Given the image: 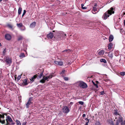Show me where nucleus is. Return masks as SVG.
<instances>
[{
    "label": "nucleus",
    "mask_w": 125,
    "mask_h": 125,
    "mask_svg": "<svg viewBox=\"0 0 125 125\" xmlns=\"http://www.w3.org/2000/svg\"><path fill=\"white\" fill-rule=\"evenodd\" d=\"M115 9V8L111 7L104 14L103 18L104 20L106 19L110 15L114 13Z\"/></svg>",
    "instance_id": "1"
},
{
    "label": "nucleus",
    "mask_w": 125,
    "mask_h": 125,
    "mask_svg": "<svg viewBox=\"0 0 125 125\" xmlns=\"http://www.w3.org/2000/svg\"><path fill=\"white\" fill-rule=\"evenodd\" d=\"M54 73H51L49 76L45 77L43 76V78L40 81V82L44 83L45 82V81L49 79H50L52 77L55 76Z\"/></svg>",
    "instance_id": "2"
},
{
    "label": "nucleus",
    "mask_w": 125,
    "mask_h": 125,
    "mask_svg": "<svg viewBox=\"0 0 125 125\" xmlns=\"http://www.w3.org/2000/svg\"><path fill=\"white\" fill-rule=\"evenodd\" d=\"M77 83L79 87L83 88L86 87V83L83 81L78 82Z\"/></svg>",
    "instance_id": "3"
},
{
    "label": "nucleus",
    "mask_w": 125,
    "mask_h": 125,
    "mask_svg": "<svg viewBox=\"0 0 125 125\" xmlns=\"http://www.w3.org/2000/svg\"><path fill=\"white\" fill-rule=\"evenodd\" d=\"M4 60L5 62L7 63L9 66L10 65V64L12 62L11 59L9 58L8 56L4 57Z\"/></svg>",
    "instance_id": "4"
},
{
    "label": "nucleus",
    "mask_w": 125,
    "mask_h": 125,
    "mask_svg": "<svg viewBox=\"0 0 125 125\" xmlns=\"http://www.w3.org/2000/svg\"><path fill=\"white\" fill-rule=\"evenodd\" d=\"M70 111L68 107L66 106H63L62 108V111L65 114L68 113Z\"/></svg>",
    "instance_id": "5"
},
{
    "label": "nucleus",
    "mask_w": 125,
    "mask_h": 125,
    "mask_svg": "<svg viewBox=\"0 0 125 125\" xmlns=\"http://www.w3.org/2000/svg\"><path fill=\"white\" fill-rule=\"evenodd\" d=\"M57 34L60 35L61 37H64L65 36H66V34L64 33L62 31H58L57 33Z\"/></svg>",
    "instance_id": "6"
},
{
    "label": "nucleus",
    "mask_w": 125,
    "mask_h": 125,
    "mask_svg": "<svg viewBox=\"0 0 125 125\" xmlns=\"http://www.w3.org/2000/svg\"><path fill=\"white\" fill-rule=\"evenodd\" d=\"M5 38L7 40L10 41L11 39V36L10 34H7L5 35Z\"/></svg>",
    "instance_id": "7"
},
{
    "label": "nucleus",
    "mask_w": 125,
    "mask_h": 125,
    "mask_svg": "<svg viewBox=\"0 0 125 125\" xmlns=\"http://www.w3.org/2000/svg\"><path fill=\"white\" fill-rule=\"evenodd\" d=\"M54 63L55 64L60 66H62L63 64V62L60 61H54Z\"/></svg>",
    "instance_id": "8"
},
{
    "label": "nucleus",
    "mask_w": 125,
    "mask_h": 125,
    "mask_svg": "<svg viewBox=\"0 0 125 125\" xmlns=\"http://www.w3.org/2000/svg\"><path fill=\"white\" fill-rule=\"evenodd\" d=\"M53 37V34L52 33L50 32L47 35V37L49 39H52Z\"/></svg>",
    "instance_id": "9"
},
{
    "label": "nucleus",
    "mask_w": 125,
    "mask_h": 125,
    "mask_svg": "<svg viewBox=\"0 0 125 125\" xmlns=\"http://www.w3.org/2000/svg\"><path fill=\"white\" fill-rule=\"evenodd\" d=\"M108 122L110 125H115V124L113 122V119H111L108 120Z\"/></svg>",
    "instance_id": "10"
},
{
    "label": "nucleus",
    "mask_w": 125,
    "mask_h": 125,
    "mask_svg": "<svg viewBox=\"0 0 125 125\" xmlns=\"http://www.w3.org/2000/svg\"><path fill=\"white\" fill-rule=\"evenodd\" d=\"M118 118H119L117 120V121L119 123H121L122 122H123V119L122 117L120 116L118 117Z\"/></svg>",
    "instance_id": "11"
},
{
    "label": "nucleus",
    "mask_w": 125,
    "mask_h": 125,
    "mask_svg": "<svg viewBox=\"0 0 125 125\" xmlns=\"http://www.w3.org/2000/svg\"><path fill=\"white\" fill-rule=\"evenodd\" d=\"M36 24V22L35 21L33 22L30 24V27L32 28H34L35 27Z\"/></svg>",
    "instance_id": "12"
},
{
    "label": "nucleus",
    "mask_w": 125,
    "mask_h": 125,
    "mask_svg": "<svg viewBox=\"0 0 125 125\" xmlns=\"http://www.w3.org/2000/svg\"><path fill=\"white\" fill-rule=\"evenodd\" d=\"M114 39V37L112 35H110L109 37V42H112Z\"/></svg>",
    "instance_id": "13"
},
{
    "label": "nucleus",
    "mask_w": 125,
    "mask_h": 125,
    "mask_svg": "<svg viewBox=\"0 0 125 125\" xmlns=\"http://www.w3.org/2000/svg\"><path fill=\"white\" fill-rule=\"evenodd\" d=\"M37 77V75H34L33 77L31 78L30 79V80L31 81L33 82L34 81V79L36 78Z\"/></svg>",
    "instance_id": "14"
},
{
    "label": "nucleus",
    "mask_w": 125,
    "mask_h": 125,
    "mask_svg": "<svg viewBox=\"0 0 125 125\" xmlns=\"http://www.w3.org/2000/svg\"><path fill=\"white\" fill-rule=\"evenodd\" d=\"M10 122H12V120L11 117L9 116H8L7 117V118L6 119Z\"/></svg>",
    "instance_id": "15"
},
{
    "label": "nucleus",
    "mask_w": 125,
    "mask_h": 125,
    "mask_svg": "<svg viewBox=\"0 0 125 125\" xmlns=\"http://www.w3.org/2000/svg\"><path fill=\"white\" fill-rule=\"evenodd\" d=\"M104 51L103 50H102L99 51L98 53V54L100 55H103L104 54Z\"/></svg>",
    "instance_id": "16"
},
{
    "label": "nucleus",
    "mask_w": 125,
    "mask_h": 125,
    "mask_svg": "<svg viewBox=\"0 0 125 125\" xmlns=\"http://www.w3.org/2000/svg\"><path fill=\"white\" fill-rule=\"evenodd\" d=\"M23 84L24 85H26L28 84L27 81L26 79H25L23 81Z\"/></svg>",
    "instance_id": "17"
},
{
    "label": "nucleus",
    "mask_w": 125,
    "mask_h": 125,
    "mask_svg": "<svg viewBox=\"0 0 125 125\" xmlns=\"http://www.w3.org/2000/svg\"><path fill=\"white\" fill-rule=\"evenodd\" d=\"M22 9L21 8L19 7L18 10V14L19 15L21 14L22 11Z\"/></svg>",
    "instance_id": "18"
},
{
    "label": "nucleus",
    "mask_w": 125,
    "mask_h": 125,
    "mask_svg": "<svg viewBox=\"0 0 125 125\" xmlns=\"http://www.w3.org/2000/svg\"><path fill=\"white\" fill-rule=\"evenodd\" d=\"M114 114L116 116H117L118 115L119 116H120V115L117 112V111L116 110H115L114 111Z\"/></svg>",
    "instance_id": "19"
},
{
    "label": "nucleus",
    "mask_w": 125,
    "mask_h": 125,
    "mask_svg": "<svg viewBox=\"0 0 125 125\" xmlns=\"http://www.w3.org/2000/svg\"><path fill=\"white\" fill-rule=\"evenodd\" d=\"M25 57V55L24 53H21L19 55V57H20L21 58L24 57Z\"/></svg>",
    "instance_id": "20"
},
{
    "label": "nucleus",
    "mask_w": 125,
    "mask_h": 125,
    "mask_svg": "<svg viewBox=\"0 0 125 125\" xmlns=\"http://www.w3.org/2000/svg\"><path fill=\"white\" fill-rule=\"evenodd\" d=\"M113 45V44L112 43H110L108 45V49L110 50L112 48V46Z\"/></svg>",
    "instance_id": "21"
},
{
    "label": "nucleus",
    "mask_w": 125,
    "mask_h": 125,
    "mask_svg": "<svg viewBox=\"0 0 125 125\" xmlns=\"http://www.w3.org/2000/svg\"><path fill=\"white\" fill-rule=\"evenodd\" d=\"M100 61L101 62H103L104 63L106 62V60L103 59H101L100 60Z\"/></svg>",
    "instance_id": "22"
},
{
    "label": "nucleus",
    "mask_w": 125,
    "mask_h": 125,
    "mask_svg": "<svg viewBox=\"0 0 125 125\" xmlns=\"http://www.w3.org/2000/svg\"><path fill=\"white\" fill-rule=\"evenodd\" d=\"M43 72H41L40 73V74H39L38 76V77L40 79L42 76H44L43 74Z\"/></svg>",
    "instance_id": "23"
},
{
    "label": "nucleus",
    "mask_w": 125,
    "mask_h": 125,
    "mask_svg": "<svg viewBox=\"0 0 125 125\" xmlns=\"http://www.w3.org/2000/svg\"><path fill=\"white\" fill-rule=\"evenodd\" d=\"M17 26L20 28H21L23 25L21 23L17 24Z\"/></svg>",
    "instance_id": "24"
},
{
    "label": "nucleus",
    "mask_w": 125,
    "mask_h": 125,
    "mask_svg": "<svg viewBox=\"0 0 125 125\" xmlns=\"http://www.w3.org/2000/svg\"><path fill=\"white\" fill-rule=\"evenodd\" d=\"M23 38V37L22 36H19L18 37V40L19 41L20 40H22Z\"/></svg>",
    "instance_id": "25"
},
{
    "label": "nucleus",
    "mask_w": 125,
    "mask_h": 125,
    "mask_svg": "<svg viewBox=\"0 0 125 125\" xmlns=\"http://www.w3.org/2000/svg\"><path fill=\"white\" fill-rule=\"evenodd\" d=\"M25 27L23 25L20 28V29L21 31H24L25 30Z\"/></svg>",
    "instance_id": "26"
},
{
    "label": "nucleus",
    "mask_w": 125,
    "mask_h": 125,
    "mask_svg": "<svg viewBox=\"0 0 125 125\" xmlns=\"http://www.w3.org/2000/svg\"><path fill=\"white\" fill-rule=\"evenodd\" d=\"M7 26L9 28L13 30V29L12 28V25L10 24H8L7 25Z\"/></svg>",
    "instance_id": "27"
},
{
    "label": "nucleus",
    "mask_w": 125,
    "mask_h": 125,
    "mask_svg": "<svg viewBox=\"0 0 125 125\" xmlns=\"http://www.w3.org/2000/svg\"><path fill=\"white\" fill-rule=\"evenodd\" d=\"M31 104V103H30L27 102V104H26V107L27 108H28L29 107V105Z\"/></svg>",
    "instance_id": "28"
},
{
    "label": "nucleus",
    "mask_w": 125,
    "mask_h": 125,
    "mask_svg": "<svg viewBox=\"0 0 125 125\" xmlns=\"http://www.w3.org/2000/svg\"><path fill=\"white\" fill-rule=\"evenodd\" d=\"M108 56L111 58H112L113 57V54L112 53H109L108 54Z\"/></svg>",
    "instance_id": "29"
},
{
    "label": "nucleus",
    "mask_w": 125,
    "mask_h": 125,
    "mask_svg": "<svg viewBox=\"0 0 125 125\" xmlns=\"http://www.w3.org/2000/svg\"><path fill=\"white\" fill-rule=\"evenodd\" d=\"M93 10H94V11H96V12H97V13L98 12V11H97V9L95 7H93Z\"/></svg>",
    "instance_id": "30"
},
{
    "label": "nucleus",
    "mask_w": 125,
    "mask_h": 125,
    "mask_svg": "<svg viewBox=\"0 0 125 125\" xmlns=\"http://www.w3.org/2000/svg\"><path fill=\"white\" fill-rule=\"evenodd\" d=\"M6 51V49L5 48L4 49L3 51L2 52V54H3V55H5Z\"/></svg>",
    "instance_id": "31"
},
{
    "label": "nucleus",
    "mask_w": 125,
    "mask_h": 125,
    "mask_svg": "<svg viewBox=\"0 0 125 125\" xmlns=\"http://www.w3.org/2000/svg\"><path fill=\"white\" fill-rule=\"evenodd\" d=\"M32 97H30L28 101V102L30 103H31V101L32 100Z\"/></svg>",
    "instance_id": "32"
},
{
    "label": "nucleus",
    "mask_w": 125,
    "mask_h": 125,
    "mask_svg": "<svg viewBox=\"0 0 125 125\" xmlns=\"http://www.w3.org/2000/svg\"><path fill=\"white\" fill-rule=\"evenodd\" d=\"M120 74L122 76H124L125 74V72H122L120 73Z\"/></svg>",
    "instance_id": "33"
},
{
    "label": "nucleus",
    "mask_w": 125,
    "mask_h": 125,
    "mask_svg": "<svg viewBox=\"0 0 125 125\" xmlns=\"http://www.w3.org/2000/svg\"><path fill=\"white\" fill-rule=\"evenodd\" d=\"M16 122L17 125H21V123L18 120H16Z\"/></svg>",
    "instance_id": "34"
},
{
    "label": "nucleus",
    "mask_w": 125,
    "mask_h": 125,
    "mask_svg": "<svg viewBox=\"0 0 125 125\" xmlns=\"http://www.w3.org/2000/svg\"><path fill=\"white\" fill-rule=\"evenodd\" d=\"M84 6V5L83 4H81V7L82 9H86V7H83Z\"/></svg>",
    "instance_id": "35"
},
{
    "label": "nucleus",
    "mask_w": 125,
    "mask_h": 125,
    "mask_svg": "<svg viewBox=\"0 0 125 125\" xmlns=\"http://www.w3.org/2000/svg\"><path fill=\"white\" fill-rule=\"evenodd\" d=\"M21 78V75H19L18 77H17V81H19V80H20V78Z\"/></svg>",
    "instance_id": "36"
},
{
    "label": "nucleus",
    "mask_w": 125,
    "mask_h": 125,
    "mask_svg": "<svg viewBox=\"0 0 125 125\" xmlns=\"http://www.w3.org/2000/svg\"><path fill=\"white\" fill-rule=\"evenodd\" d=\"M93 82L94 85L97 88H98V86L97 85V84L95 83L93 81Z\"/></svg>",
    "instance_id": "37"
},
{
    "label": "nucleus",
    "mask_w": 125,
    "mask_h": 125,
    "mask_svg": "<svg viewBox=\"0 0 125 125\" xmlns=\"http://www.w3.org/2000/svg\"><path fill=\"white\" fill-rule=\"evenodd\" d=\"M64 79L65 81H68L69 80V78L68 77H64Z\"/></svg>",
    "instance_id": "38"
},
{
    "label": "nucleus",
    "mask_w": 125,
    "mask_h": 125,
    "mask_svg": "<svg viewBox=\"0 0 125 125\" xmlns=\"http://www.w3.org/2000/svg\"><path fill=\"white\" fill-rule=\"evenodd\" d=\"M78 103L81 105H83L84 103L82 101H79Z\"/></svg>",
    "instance_id": "39"
},
{
    "label": "nucleus",
    "mask_w": 125,
    "mask_h": 125,
    "mask_svg": "<svg viewBox=\"0 0 125 125\" xmlns=\"http://www.w3.org/2000/svg\"><path fill=\"white\" fill-rule=\"evenodd\" d=\"M26 12V11L25 10H24L23 12V14L22 15V17L25 14Z\"/></svg>",
    "instance_id": "40"
},
{
    "label": "nucleus",
    "mask_w": 125,
    "mask_h": 125,
    "mask_svg": "<svg viewBox=\"0 0 125 125\" xmlns=\"http://www.w3.org/2000/svg\"><path fill=\"white\" fill-rule=\"evenodd\" d=\"M56 3L57 4H60V1L57 0L56 1Z\"/></svg>",
    "instance_id": "41"
},
{
    "label": "nucleus",
    "mask_w": 125,
    "mask_h": 125,
    "mask_svg": "<svg viewBox=\"0 0 125 125\" xmlns=\"http://www.w3.org/2000/svg\"><path fill=\"white\" fill-rule=\"evenodd\" d=\"M95 125H101L100 123L99 122H96L95 123Z\"/></svg>",
    "instance_id": "42"
},
{
    "label": "nucleus",
    "mask_w": 125,
    "mask_h": 125,
    "mask_svg": "<svg viewBox=\"0 0 125 125\" xmlns=\"http://www.w3.org/2000/svg\"><path fill=\"white\" fill-rule=\"evenodd\" d=\"M100 94L101 95H104V91H102L100 92Z\"/></svg>",
    "instance_id": "43"
},
{
    "label": "nucleus",
    "mask_w": 125,
    "mask_h": 125,
    "mask_svg": "<svg viewBox=\"0 0 125 125\" xmlns=\"http://www.w3.org/2000/svg\"><path fill=\"white\" fill-rule=\"evenodd\" d=\"M54 38H56L57 39H56L57 40H59L60 39H61V37H59V38L58 37H56V36H55L54 37Z\"/></svg>",
    "instance_id": "44"
},
{
    "label": "nucleus",
    "mask_w": 125,
    "mask_h": 125,
    "mask_svg": "<svg viewBox=\"0 0 125 125\" xmlns=\"http://www.w3.org/2000/svg\"><path fill=\"white\" fill-rule=\"evenodd\" d=\"M121 125H125V120H124V122H122Z\"/></svg>",
    "instance_id": "45"
},
{
    "label": "nucleus",
    "mask_w": 125,
    "mask_h": 125,
    "mask_svg": "<svg viewBox=\"0 0 125 125\" xmlns=\"http://www.w3.org/2000/svg\"><path fill=\"white\" fill-rule=\"evenodd\" d=\"M5 123V120H4L2 121V122H1L2 124H4Z\"/></svg>",
    "instance_id": "46"
},
{
    "label": "nucleus",
    "mask_w": 125,
    "mask_h": 125,
    "mask_svg": "<svg viewBox=\"0 0 125 125\" xmlns=\"http://www.w3.org/2000/svg\"><path fill=\"white\" fill-rule=\"evenodd\" d=\"M65 72V70H62V72L61 73V74H64V73Z\"/></svg>",
    "instance_id": "47"
},
{
    "label": "nucleus",
    "mask_w": 125,
    "mask_h": 125,
    "mask_svg": "<svg viewBox=\"0 0 125 125\" xmlns=\"http://www.w3.org/2000/svg\"><path fill=\"white\" fill-rule=\"evenodd\" d=\"M92 12L94 14H95L97 13V12H96V11H94V10H93L92 11Z\"/></svg>",
    "instance_id": "48"
},
{
    "label": "nucleus",
    "mask_w": 125,
    "mask_h": 125,
    "mask_svg": "<svg viewBox=\"0 0 125 125\" xmlns=\"http://www.w3.org/2000/svg\"><path fill=\"white\" fill-rule=\"evenodd\" d=\"M119 123H120L119 122H118L117 121L116 122L115 125H119Z\"/></svg>",
    "instance_id": "49"
},
{
    "label": "nucleus",
    "mask_w": 125,
    "mask_h": 125,
    "mask_svg": "<svg viewBox=\"0 0 125 125\" xmlns=\"http://www.w3.org/2000/svg\"><path fill=\"white\" fill-rule=\"evenodd\" d=\"M64 50L63 51H62V52H67L68 51V50Z\"/></svg>",
    "instance_id": "50"
},
{
    "label": "nucleus",
    "mask_w": 125,
    "mask_h": 125,
    "mask_svg": "<svg viewBox=\"0 0 125 125\" xmlns=\"http://www.w3.org/2000/svg\"><path fill=\"white\" fill-rule=\"evenodd\" d=\"M26 124V122L23 123H22V125H25Z\"/></svg>",
    "instance_id": "51"
},
{
    "label": "nucleus",
    "mask_w": 125,
    "mask_h": 125,
    "mask_svg": "<svg viewBox=\"0 0 125 125\" xmlns=\"http://www.w3.org/2000/svg\"><path fill=\"white\" fill-rule=\"evenodd\" d=\"M6 122H7L6 125H9V123H10L8 122V121L7 120V119H6Z\"/></svg>",
    "instance_id": "52"
},
{
    "label": "nucleus",
    "mask_w": 125,
    "mask_h": 125,
    "mask_svg": "<svg viewBox=\"0 0 125 125\" xmlns=\"http://www.w3.org/2000/svg\"><path fill=\"white\" fill-rule=\"evenodd\" d=\"M85 116V114H83L82 116L83 117H84Z\"/></svg>",
    "instance_id": "53"
},
{
    "label": "nucleus",
    "mask_w": 125,
    "mask_h": 125,
    "mask_svg": "<svg viewBox=\"0 0 125 125\" xmlns=\"http://www.w3.org/2000/svg\"><path fill=\"white\" fill-rule=\"evenodd\" d=\"M4 118V115H2V118Z\"/></svg>",
    "instance_id": "54"
},
{
    "label": "nucleus",
    "mask_w": 125,
    "mask_h": 125,
    "mask_svg": "<svg viewBox=\"0 0 125 125\" xmlns=\"http://www.w3.org/2000/svg\"><path fill=\"white\" fill-rule=\"evenodd\" d=\"M12 125H14L15 124V123L14 122H12Z\"/></svg>",
    "instance_id": "55"
},
{
    "label": "nucleus",
    "mask_w": 125,
    "mask_h": 125,
    "mask_svg": "<svg viewBox=\"0 0 125 125\" xmlns=\"http://www.w3.org/2000/svg\"><path fill=\"white\" fill-rule=\"evenodd\" d=\"M86 120H88V122H86V125H88V122H89V121H88V120H87V118H86Z\"/></svg>",
    "instance_id": "56"
},
{
    "label": "nucleus",
    "mask_w": 125,
    "mask_h": 125,
    "mask_svg": "<svg viewBox=\"0 0 125 125\" xmlns=\"http://www.w3.org/2000/svg\"><path fill=\"white\" fill-rule=\"evenodd\" d=\"M97 5V4L95 3V4H94V6H96Z\"/></svg>",
    "instance_id": "57"
},
{
    "label": "nucleus",
    "mask_w": 125,
    "mask_h": 125,
    "mask_svg": "<svg viewBox=\"0 0 125 125\" xmlns=\"http://www.w3.org/2000/svg\"><path fill=\"white\" fill-rule=\"evenodd\" d=\"M9 125H12V123H9Z\"/></svg>",
    "instance_id": "58"
},
{
    "label": "nucleus",
    "mask_w": 125,
    "mask_h": 125,
    "mask_svg": "<svg viewBox=\"0 0 125 125\" xmlns=\"http://www.w3.org/2000/svg\"><path fill=\"white\" fill-rule=\"evenodd\" d=\"M124 25L125 26V20L124 21Z\"/></svg>",
    "instance_id": "59"
},
{
    "label": "nucleus",
    "mask_w": 125,
    "mask_h": 125,
    "mask_svg": "<svg viewBox=\"0 0 125 125\" xmlns=\"http://www.w3.org/2000/svg\"><path fill=\"white\" fill-rule=\"evenodd\" d=\"M70 104H73V103L72 102H71Z\"/></svg>",
    "instance_id": "60"
},
{
    "label": "nucleus",
    "mask_w": 125,
    "mask_h": 125,
    "mask_svg": "<svg viewBox=\"0 0 125 125\" xmlns=\"http://www.w3.org/2000/svg\"><path fill=\"white\" fill-rule=\"evenodd\" d=\"M125 15V12H124L123 13V15Z\"/></svg>",
    "instance_id": "61"
},
{
    "label": "nucleus",
    "mask_w": 125,
    "mask_h": 125,
    "mask_svg": "<svg viewBox=\"0 0 125 125\" xmlns=\"http://www.w3.org/2000/svg\"><path fill=\"white\" fill-rule=\"evenodd\" d=\"M123 29H121V30L120 31H121H121H123Z\"/></svg>",
    "instance_id": "62"
},
{
    "label": "nucleus",
    "mask_w": 125,
    "mask_h": 125,
    "mask_svg": "<svg viewBox=\"0 0 125 125\" xmlns=\"http://www.w3.org/2000/svg\"><path fill=\"white\" fill-rule=\"evenodd\" d=\"M1 44L0 43V46H1Z\"/></svg>",
    "instance_id": "63"
},
{
    "label": "nucleus",
    "mask_w": 125,
    "mask_h": 125,
    "mask_svg": "<svg viewBox=\"0 0 125 125\" xmlns=\"http://www.w3.org/2000/svg\"><path fill=\"white\" fill-rule=\"evenodd\" d=\"M2 0H0V2L1 1H2Z\"/></svg>",
    "instance_id": "64"
}]
</instances>
